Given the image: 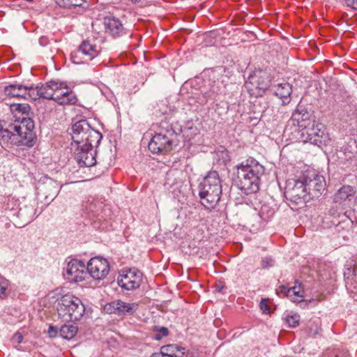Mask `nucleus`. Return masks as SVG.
<instances>
[{
  "mask_svg": "<svg viewBox=\"0 0 357 357\" xmlns=\"http://www.w3.org/2000/svg\"><path fill=\"white\" fill-rule=\"evenodd\" d=\"M276 293L278 295H284L288 297L292 302H301L303 298V290L301 287V284L298 285H294L292 287H287L285 285H281L278 289Z\"/></svg>",
  "mask_w": 357,
  "mask_h": 357,
  "instance_id": "20",
  "label": "nucleus"
},
{
  "mask_svg": "<svg viewBox=\"0 0 357 357\" xmlns=\"http://www.w3.org/2000/svg\"><path fill=\"white\" fill-rule=\"evenodd\" d=\"M142 281V273L136 268L122 271L117 279L118 284L128 291L139 288Z\"/></svg>",
  "mask_w": 357,
  "mask_h": 357,
  "instance_id": "16",
  "label": "nucleus"
},
{
  "mask_svg": "<svg viewBox=\"0 0 357 357\" xmlns=\"http://www.w3.org/2000/svg\"><path fill=\"white\" fill-rule=\"evenodd\" d=\"M39 43L42 46H45L48 43V39L45 36H42L39 38Z\"/></svg>",
  "mask_w": 357,
  "mask_h": 357,
  "instance_id": "39",
  "label": "nucleus"
},
{
  "mask_svg": "<svg viewBox=\"0 0 357 357\" xmlns=\"http://www.w3.org/2000/svg\"><path fill=\"white\" fill-rule=\"evenodd\" d=\"M59 184L50 178H46L43 184L40 185V191L45 195V199L52 201L60 191Z\"/></svg>",
  "mask_w": 357,
  "mask_h": 357,
  "instance_id": "22",
  "label": "nucleus"
},
{
  "mask_svg": "<svg viewBox=\"0 0 357 357\" xmlns=\"http://www.w3.org/2000/svg\"><path fill=\"white\" fill-rule=\"evenodd\" d=\"M70 135L73 140L71 144L73 145L84 144V142L100 144L102 137V134L93 129L85 119L73 124Z\"/></svg>",
  "mask_w": 357,
  "mask_h": 357,
  "instance_id": "7",
  "label": "nucleus"
},
{
  "mask_svg": "<svg viewBox=\"0 0 357 357\" xmlns=\"http://www.w3.org/2000/svg\"><path fill=\"white\" fill-rule=\"evenodd\" d=\"M99 144L84 142V144H71V150L73 151L75 158L79 167H92L96 165V150L94 147Z\"/></svg>",
  "mask_w": 357,
  "mask_h": 357,
  "instance_id": "11",
  "label": "nucleus"
},
{
  "mask_svg": "<svg viewBox=\"0 0 357 357\" xmlns=\"http://www.w3.org/2000/svg\"><path fill=\"white\" fill-rule=\"evenodd\" d=\"M307 195L305 179H303L301 176L298 178H289L287 181L284 188V196L287 199L299 204L305 201Z\"/></svg>",
  "mask_w": 357,
  "mask_h": 357,
  "instance_id": "12",
  "label": "nucleus"
},
{
  "mask_svg": "<svg viewBox=\"0 0 357 357\" xmlns=\"http://www.w3.org/2000/svg\"><path fill=\"white\" fill-rule=\"evenodd\" d=\"M269 74L264 70H257L251 74L244 86L251 96H262L266 90L270 87Z\"/></svg>",
  "mask_w": 357,
  "mask_h": 357,
  "instance_id": "8",
  "label": "nucleus"
},
{
  "mask_svg": "<svg viewBox=\"0 0 357 357\" xmlns=\"http://www.w3.org/2000/svg\"><path fill=\"white\" fill-rule=\"evenodd\" d=\"M9 282L5 278L0 275V297L4 298L6 296V290L8 287Z\"/></svg>",
  "mask_w": 357,
  "mask_h": 357,
  "instance_id": "34",
  "label": "nucleus"
},
{
  "mask_svg": "<svg viewBox=\"0 0 357 357\" xmlns=\"http://www.w3.org/2000/svg\"><path fill=\"white\" fill-rule=\"evenodd\" d=\"M271 91L280 98H288L292 92L291 86L287 82L273 86Z\"/></svg>",
  "mask_w": 357,
  "mask_h": 357,
  "instance_id": "26",
  "label": "nucleus"
},
{
  "mask_svg": "<svg viewBox=\"0 0 357 357\" xmlns=\"http://www.w3.org/2000/svg\"><path fill=\"white\" fill-rule=\"evenodd\" d=\"M84 1V0H57V3L61 7L70 8L82 6Z\"/></svg>",
  "mask_w": 357,
  "mask_h": 357,
  "instance_id": "31",
  "label": "nucleus"
},
{
  "mask_svg": "<svg viewBox=\"0 0 357 357\" xmlns=\"http://www.w3.org/2000/svg\"><path fill=\"white\" fill-rule=\"evenodd\" d=\"M174 137V132L172 130H167L164 133H156L149 144V149L153 153L169 152L172 149Z\"/></svg>",
  "mask_w": 357,
  "mask_h": 357,
  "instance_id": "13",
  "label": "nucleus"
},
{
  "mask_svg": "<svg viewBox=\"0 0 357 357\" xmlns=\"http://www.w3.org/2000/svg\"><path fill=\"white\" fill-rule=\"evenodd\" d=\"M48 332H49L50 335L51 336H52L53 335H52V332H54V333H55V328H54V327H53V326H50V327L49 328V331H48Z\"/></svg>",
  "mask_w": 357,
  "mask_h": 357,
  "instance_id": "41",
  "label": "nucleus"
},
{
  "mask_svg": "<svg viewBox=\"0 0 357 357\" xmlns=\"http://www.w3.org/2000/svg\"><path fill=\"white\" fill-rule=\"evenodd\" d=\"M319 333V328L317 327L316 331L313 333V335H316Z\"/></svg>",
  "mask_w": 357,
  "mask_h": 357,
  "instance_id": "43",
  "label": "nucleus"
},
{
  "mask_svg": "<svg viewBox=\"0 0 357 357\" xmlns=\"http://www.w3.org/2000/svg\"><path fill=\"white\" fill-rule=\"evenodd\" d=\"M105 25L107 31L114 37L121 36L125 33V29L118 18L109 17L105 20Z\"/></svg>",
  "mask_w": 357,
  "mask_h": 357,
  "instance_id": "23",
  "label": "nucleus"
},
{
  "mask_svg": "<svg viewBox=\"0 0 357 357\" xmlns=\"http://www.w3.org/2000/svg\"><path fill=\"white\" fill-rule=\"evenodd\" d=\"M296 127L301 139L324 149L333 145V139L324 124L317 122L307 112L295 111L288 121V126Z\"/></svg>",
  "mask_w": 357,
  "mask_h": 357,
  "instance_id": "2",
  "label": "nucleus"
},
{
  "mask_svg": "<svg viewBox=\"0 0 357 357\" xmlns=\"http://www.w3.org/2000/svg\"><path fill=\"white\" fill-rule=\"evenodd\" d=\"M154 339L160 340L163 337L168 335V329L166 327H155Z\"/></svg>",
  "mask_w": 357,
  "mask_h": 357,
  "instance_id": "33",
  "label": "nucleus"
},
{
  "mask_svg": "<svg viewBox=\"0 0 357 357\" xmlns=\"http://www.w3.org/2000/svg\"><path fill=\"white\" fill-rule=\"evenodd\" d=\"M138 309L137 303H126L121 300L113 301L105 306V310L109 314H115L119 316L132 314Z\"/></svg>",
  "mask_w": 357,
  "mask_h": 357,
  "instance_id": "19",
  "label": "nucleus"
},
{
  "mask_svg": "<svg viewBox=\"0 0 357 357\" xmlns=\"http://www.w3.org/2000/svg\"><path fill=\"white\" fill-rule=\"evenodd\" d=\"M323 223L325 227L331 228L334 226L335 231L344 238V231H349L353 222L345 213H340L337 208L333 207L324 218Z\"/></svg>",
  "mask_w": 357,
  "mask_h": 357,
  "instance_id": "9",
  "label": "nucleus"
},
{
  "mask_svg": "<svg viewBox=\"0 0 357 357\" xmlns=\"http://www.w3.org/2000/svg\"><path fill=\"white\" fill-rule=\"evenodd\" d=\"M238 185L246 194H255L259 190L261 178L265 172L264 167L255 159L250 158L236 166Z\"/></svg>",
  "mask_w": 357,
  "mask_h": 357,
  "instance_id": "4",
  "label": "nucleus"
},
{
  "mask_svg": "<svg viewBox=\"0 0 357 357\" xmlns=\"http://www.w3.org/2000/svg\"><path fill=\"white\" fill-rule=\"evenodd\" d=\"M356 192L355 189L350 185L342 186L335 195L334 202L342 204L347 200H350Z\"/></svg>",
  "mask_w": 357,
  "mask_h": 357,
  "instance_id": "24",
  "label": "nucleus"
},
{
  "mask_svg": "<svg viewBox=\"0 0 357 357\" xmlns=\"http://www.w3.org/2000/svg\"><path fill=\"white\" fill-rule=\"evenodd\" d=\"M110 266L109 261L102 257L91 258L87 263L86 271L94 280H100L109 274Z\"/></svg>",
  "mask_w": 357,
  "mask_h": 357,
  "instance_id": "17",
  "label": "nucleus"
},
{
  "mask_svg": "<svg viewBox=\"0 0 357 357\" xmlns=\"http://www.w3.org/2000/svg\"><path fill=\"white\" fill-rule=\"evenodd\" d=\"M57 312L63 321L75 322L84 314L85 306L78 297L66 294L58 301Z\"/></svg>",
  "mask_w": 357,
  "mask_h": 357,
  "instance_id": "6",
  "label": "nucleus"
},
{
  "mask_svg": "<svg viewBox=\"0 0 357 357\" xmlns=\"http://www.w3.org/2000/svg\"><path fill=\"white\" fill-rule=\"evenodd\" d=\"M274 260L270 257H265L261 259V265L264 268H268L274 265Z\"/></svg>",
  "mask_w": 357,
  "mask_h": 357,
  "instance_id": "35",
  "label": "nucleus"
},
{
  "mask_svg": "<svg viewBox=\"0 0 357 357\" xmlns=\"http://www.w3.org/2000/svg\"><path fill=\"white\" fill-rule=\"evenodd\" d=\"M259 307H260L261 310L263 312V313L268 314L270 312V309L268 305V300L267 299H266V298L261 299V301H260V303H259Z\"/></svg>",
  "mask_w": 357,
  "mask_h": 357,
  "instance_id": "36",
  "label": "nucleus"
},
{
  "mask_svg": "<svg viewBox=\"0 0 357 357\" xmlns=\"http://www.w3.org/2000/svg\"><path fill=\"white\" fill-rule=\"evenodd\" d=\"M26 85L13 84L5 87L4 93L8 97L24 98V94H26Z\"/></svg>",
  "mask_w": 357,
  "mask_h": 357,
  "instance_id": "25",
  "label": "nucleus"
},
{
  "mask_svg": "<svg viewBox=\"0 0 357 357\" xmlns=\"http://www.w3.org/2000/svg\"><path fill=\"white\" fill-rule=\"evenodd\" d=\"M24 99L36 100L40 98L53 100L60 105H73L77 102L74 92L62 82L51 80L44 84L26 86Z\"/></svg>",
  "mask_w": 357,
  "mask_h": 357,
  "instance_id": "3",
  "label": "nucleus"
},
{
  "mask_svg": "<svg viewBox=\"0 0 357 357\" xmlns=\"http://www.w3.org/2000/svg\"><path fill=\"white\" fill-rule=\"evenodd\" d=\"M86 267L84 262L77 259H72L68 263L63 275L69 282H82L86 276Z\"/></svg>",
  "mask_w": 357,
  "mask_h": 357,
  "instance_id": "18",
  "label": "nucleus"
},
{
  "mask_svg": "<svg viewBox=\"0 0 357 357\" xmlns=\"http://www.w3.org/2000/svg\"><path fill=\"white\" fill-rule=\"evenodd\" d=\"M275 210L268 204H264L261 205L259 211V217L264 221H268L274 215Z\"/></svg>",
  "mask_w": 357,
  "mask_h": 357,
  "instance_id": "30",
  "label": "nucleus"
},
{
  "mask_svg": "<svg viewBox=\"0 0 357 357\" xmlns=\"http://www.w3.org/2000/svg\"><path fill=\"white\" fill-rule=\"evenodd\" d=\"M77 330L75 324H64L60 328V335L63 339L71 340L77 334Z\"/></svg>",
  "mask_w": 357,
  "mask_h": 357,
  "instance_id": "28",
  "label": "nucleus"
},
{
  "mask_svg": "<svg viewBox=\"0 0 357 357\" xmlns=\"http://www.w3.org/2000/svg\"><path fill=\"white\" fill-rule=\"evenodd\" d=\"M162 351L168 355V357H183L185 348L177 344H168L161 347Z\"/></svg>",
  "mask_w": 357,
  "mask_h": 357,
  "instance_id": "27",
  "label": "nucleus"
},
{
  "mask_svg": "<svg viewBox=\"0 0 357 357\" xmlns=\"http://www.w3.org/2000/svg\"><path fill=\"white\" fill-rule=\"evenodd\" d=\"M347 6L351 7L354 10H357V0H344Z\"/></svg>",
  "mask_w": 357,
  "mask_h": 357,
  "instance_id": "38",
  "label": "nucleus"
},
{
  "mask_svg": "<svg viewBox=\"0 0 357 357\" xmlns=\"http://www.w3.org/2000/svg\"><path fill=\"white\" fill-rule=\"evenodd\" d=\"M334 160L339 165L347 167L357 166V143L350 141L348 144L337 149L333 155Z\"/></svg>",
  "mask_w": 357,
  "mask_h": 357,
  "instance_id": "14",
  "label": "nucleus"
},
{
  "mask_svg": "<svg viewBox=\"0 0 357 357\" xmlns=\"http://www.w3.org/2000/svg\"><path fill=\"white\" fill-rule=\"evenodd\" d=\"M132 3L136 4L141 1V0H131Z\"/></svg>",
  "mask_w": 357,
  "mask_h": 357,
  "instance_id": "42",
  "label": "nucleus"
},
{
  "mask_svg": "<svg viewBox=\"0 0 357 357\" xmlns=\"http://www.w3.org/2000/svg\"><path fill=\"white\" fill-rule=\"evenodd\" d=\"M301 176L303 179H305V185H306L309 196L319 197L325 190V178L315 171H306Z\"/></svg>",
  "mask_w": 357,
  "mask_h": 357,
  "instance_id": "15",
  "label": "nucleus"
},
{
  "mask_svg": "<svg viewBox=\"0 0 357 357\" xmlns=\"http://www.w3.org/2000/svg\"><path fill=\"white\" fill-rule=\"evenodd\" d=\"M101 52V48L90 40H84L79 47L70 54V59L75 64L87 63L96 58Z\"/></svg>",
  "mask_w": 357,
  "mask_h": 357,
  "instance_id": "10",
  "label": "nucleus"
},
{
  "mask_svg": "<svg viewBox=\"0 0 357 357\" xmlns=\"http://www.w3.org/2000/svg\"><path fill=\"white\" fill-rule=\"evenodd\" d=\"M22 340L23 335L20 332L15 333L12 337V341L13 342V343L20 344L22 342Z\"/></svg>",
  "mask_w": 357,
  "mask_h": 357,
  "instance_id": "37",
  "label": "nucleus"
},
{
  "mask_svg": "<svg viewBox=\"0 0 357 357\" xmlns=\"http://www.w3.org/2000/svg\"><path fill=\"white\" fill-rule=\"evenodd\" d=\"M82 206L87 213L91 214L93 217H96L98 221L105 220L104 212L106 211V208L102 206V203L99 201L92 198L85 202Z\"/></svg>",
  "mask_w": 357,
  "mask_h": 357,
  "instance_id": "21",
  "label": "nucleus"
},
{
  "mask_svg": "<svg viewBox=\"0 0 357 357\" xmlns=\"http://www.w3.org/2000/svg\"><path fill=\"white\" fill-rule=\"evenodd\" d=\"M221 194L222 185L219 174L215 171H211L199 186L201 203L207 208H214L219 202Z\"/></svg>",
  "mask_w": 357,
  "mask_h": 357,
  "instance_id": "5",
  "label": "nucleus"
},
{
  "mask_svg": "<svg viewBox=\"0 0 357 357\" xmlns=\"http://www.w3.org/2000/svg\"><path fill=\"white\" fill-rule=\"evenodd\" d=\"M286 323L292 328L296 327L299 324L300 316L297 314L288 315L285 318Z\"/></svg>",
  "mask_w": 357,
  "mask_h": 357,
  "instance_id": "32",
  "label": "nucleus"
},
{
  "mask_svg": "<svg viewBox=\"0 0 357 357\" xmlns=\"http://www.w3.org/2000/svg\"><path fill=\"white\" fill-rule=\"evenodd\" d=\"M30 107L27 104H13L10 110L17 112L21 116H17L14 123L0 121V144L26 146L31 147L34 145V136L32 130L33 121L27 117Z\"/></svg>",
  "mask_w": 357,
  "mask_h": 357,
  "instance_id": "1",
  "label": "nucleus"
},
{
  "mask_svg": "<svg viewBox=\"0 0 357 357\" xmlns=\"http://www.w3.org/2000/svg\"><path fill=\"white\" fill-rule=\"evenodd\" d=\"M19 215L21 217L26 216L27 222H31L38 215L36 214V209H34L31 206H25L24 208H21L19 211Z\"/></svg>",
  "mask_w": 357,
  "mask_h": 357,
  "instance_id": "29",
  "label": "nucleus"
},
{
  "mask_svg": "<svg viewBox=\"0 0 357 357\" xmlns=\"http://www.w3.org/2000/svg\"><path fill=\"white\" fill-rule=\"evenodd\" d=\"M353 273L355 276H357V261H356V263L354 266Z\"/></svg>",
  "mask_w": 357,
  "mask_h": 357,
  "instance_id": "40",
  "label": "nucleus"
}]
</instances>
